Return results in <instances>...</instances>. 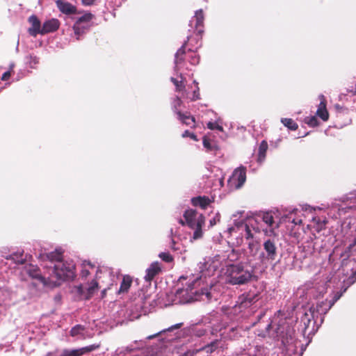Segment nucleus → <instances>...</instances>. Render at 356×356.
I'll use <instances>...</instances> for the list:
<instances>
[{
	"mask_svg": "<svg viewBox=\"0 0 356 356\" xmlns=\"http://www.w3.org/2000/svg\"><path fill=\"white\" fill-rule=\"evenodd\" d=\"M296 213V209L292 210L274 209L267 211H248L245 213L244 211H239L237 214H234L233 217L235 218L237 215H240V222H244L245 221L275 222V220H278V222H302L301 220L297 221Z\"/></svg>",
	"mask_w": 356,
	"mask_h": 356,
	"instance_id": "nucleus-1",
	"label": "nucleus"
},
{
	"mask_svg": "<svg viewBox=\"0 0 356 356\" xmlns=\"http://www.w3.org/2000/svg\"><path fill=\"white\" fill-rule=\"evenodd\" d=\"M225 275L227 283L232 285L247 284L255 277L251 266L243 262L227 265Z\"/></svg>",
	"mask_w": 356,
	"mask_h": 356,
	"instance_id": "nucleus-2",
	"label": "nucleus"
},
{
	"mask_svg": "<svg viewBox=\"0 0 356 356\" xmlns=\"http://www.w3.org/2000/svg\"><path fill=\"white\" fill-rule=\"evenodd\" d=\"M327 209L325 207H312L309 205L302 207L301 209H296L297 221L301 220L302 222H327L329 219L327 218L326 213L330 215V212L325 211Z\"/></svg>",
	"mask_w": 356,
	"mask_h": 356,
	"instance_id": "nucleus-3",
	"label": "nucleus"
},
{
	"mask_svg": "<svg viewBox=\"0 0 356 356\" xmlns=\"http://www.w3.org/2000/svg\"><path fill=\"white\" fill-rule=\"evenodd\" d=\"M49 276H52L53 286H58L60 281L72 280L74 277V266L64 263L63 260L54 265L47 266Z\"/></svg>",
	"mask_w": 356,
	"mask_h": 356,
	"instance_id": "nucleus-4",
	"label": "nucleus"
},
{
	"mask_svg": "<svg viewBox=\"0 0 356 356\" xmlns=\"http://www.w3.org/2000/svg\"><path fill=\"white\" fill-rule=\"evenodd\" d=\"M197 280L189 284L186 289H181L177 290V296H179V298H181L180 302L181 303H188L197 300H211V293L208 289H201V290L200 291H193V290L194 289V285L197 282Z\"/></svg>",
	"mask_w": 356,
	"mask_h": 356,
	"instance_id": "nucleus-5",
	"label": "nucleus"
},
{
	"mask_svg": "<svg viewBox=\"0 0 356 356\" xmlns=\"http://www.w3.org/2000/svg\"><path fill=\"white\" fill-rule=\"evenodd\" d=\"M246 180V170L244 167H239L234 170L227 181L230 190H236L242 187Z\"/></svg>",
	"mask_w": 356,
	"mask_h": 356,
	"instance_id": "nucleus-6",
	"label": "nucleus"
},
{
	"mask_svg": "<svg viewBox=\"0 0 356 356\" xmlns=\"http://www.w3.org/2000/svg\"><path fill=\"white\" fill-rule=\"evenodd\" d=\"M24 271L31 278L38 280L44 286H51V282H54L52 276L42 275L40 273V269L38 266L33 264H28L24 267Z\"/></svg>",
	"mask_w": 356,
	"mask_h": 356,
	"instance_id": "nucleus-7",
	"label": "nucleus"
},
{
	"mask_svg": "<svg viewBox=\"0 0 356 356\" xmlns=\"http://www.w3.org/2000/svg\"><path fill=\"white\" fill-rule=\"evenodd\" d=\"M336 207H332V210H336ZM338 214L340 217L348 213L353 215L354 220H356V194H351L342 204L337 208Z\"/></svg>",
	"mask_w": 356,
	"mask_h": 356,
	"instance_id": "nucleus-8",
	"label": "nucleus"
},
{
	"mask_svg": "<svg viewBox=\"0 0 356 356\" xmlns=\"http://www.w3.org/2000/svg\"><path fill=\"white\" fill-rule=\"evenodd\" d=\"M259 299V292H252L251 291L245 293L239 296L237 302L239 309H243L250 307Z\"/></svg>",
	"mask_w": 356,
	"mask_h": 356,
	"instance_id": "nucleus-9",
	"label": "nucleus"
},
{
	"mask_svg": "<svg viewBox=\"0 0 356 356\" xmlns=\"http://www.w3.org/2000/svg\"><path fill=\"white\" fill-rule=\"evenodd\" d=\"M243 228L245 231L244 236L246 239H252L254 238L252 230L255 232H259V229L254 227L253 224H235L234 227H229L227 230L229 234H232V232H234L236 229L240 230Z\"/></svg>",
	"mask_w": 356,
	"mask_h": 356,
	"instance_id": "nucleus-10",
	"label": "nucleus"
},
{
	"mask_svg": "<svg viewBox=\"0 0 356 356\" xmlns=\"http://www.w3.org/2000/svg\"><path fill=\"white\" fill-rule=\"evenodd\" d=\"M29 22L31 26L29 28L28 32L31 36L35 37L38 34L42 35L41 23L35 15H33L30 16L29 17Z\"/></svg>",
	"mask_w": 356,
	"mask_h": 356,
	"instance_id": "nucleus-11",
	"label": "nucleus"
},
{
	"mask_svg": "<svg viewBox=\"0 0 356 356\" xmlns=\"http://www.w3.org/2000/svg\"><path fill=\"white\" fill-rule=\"evenodd\" d=\"M93 15L90 13H86L81 17H79L74 24L73 29L74 34L77 36V39L81 35V26L82 24H90Z\"/></svg>",
	"mask_w": 356,
	"mask_h": 356,
	"instance_id": "nucleus-12",
	"label": "nucleus"
},
{
	"mask_svg": "<svg viewBox=\"0 0 356 356\" xmlns=\"http://www.w3.org/2000/svg\"><path fill=\"white\" fill-rule=\"evenodd\" d=\"M60 22L57 19L52 18L45 21L42 26V35L52 33L58 29Z\"/></svg>",
	"mask_w": 356,
	"mask_h": 356,
	"instance_id": "nucleus-13",
	"label": "nucleus"
},
{
	"mask_svg": "<svg viewBox=\"0 0 356 356\" xmlns=\"http://www.w3.org/2000/svg\"><path fill=\"white\" fill-rule=\"evenodd\" d=\"M341 293H337V294H335L334 297L333 298V300L332 301H330L329 302V305H328V307L325 309V310L323 311V312L325 314L333 305L335 303V302H337L339 298L341 296ZM327 304V300H325V302L323 301L321 302V303H318L316 305V309H315L314 307H312L309 308V312L311 313V315L312 316V317L314 318V312H315V310H316V312L319 313L321 311V308L324 305H326ZM323 312V310H322Z\"/></svg>",
	"mask_w": 356,
	"mask_h": 356,
	"instance_id": "nucleus-14",
	"label": "nucleus"
},
{
	"mask_svg": "<svg viewBox=\"0 0 356 356\" xmlns=\"http://www.w3.org/2000/svg\"><path fill=\"white\" fill-rule=\"evenodd\" d=\"M161 271L160 264L157 261L153 262L146 270V275L144 279L146 282H151Z\"/></svg>",
	"mask_w": 356,
	"mask_h": 356,
	"instance_id": "nucleus-15",
	"label": "nucleus"
},
{
	"mask_svg": "<svg viewBox=\"0 0 356 356\" xmlns=\"http://www.w3.org/2000/svg\"><path fill=\"white\" fill-rule=\"evenodd\" d=\"M224 342L221 339H215L202 347V350L206 353H213L223 350Z\"/></svg>",
	"mask_w": 356,
	"mask_h": 356,
	"instance_id": "nucleus-16",
	"label": "nucleus"
},
{
	"mask_svg": "<svg viewBox=\"0 0 356 356\" xmlns=\"http://www.w3.org/2000/svg\"><path fill=\"white\" fill-rule=\"evenodd\" d=\"M186 222H203L204 217L193 209H188L184 212Z\"/></svg>",
	"mask_w": 356,
	"mask_h": 356,
	"instance_id": "nucleus-17",
	"label": "nucleus"
},
{
	"mask_svg": "<svg viewBox=\"0 0 356 356\" xmlns=\"http://www.w3.org/2000/svg\"><path fill=\"white\" fill-rule=\"evenodd\" d=\"M56 3L58 8L63 13L70 15L76 12V7L65 0H57Z\"/></svg>",
	"mask_w": 356,
	"mask_h": 356,
	"instance_id": "nucleus-18",
	"label": "nucleus"
},
{
	"mask_svg": "<svg viewBox=\"0 0 356 356\" xmlns=\"http://www.w3.org/2000/svg\"><path fill=\"white\" fill-rule=\"evenodd\" d=\"M320 104L316 111V115L323 121H327L329 118V114L326 109V101L323 95H319Z\"/></svg>",
	"mask_w": 356,
	"mask_h": 356,
	"instance_id": "nucleus-19",
	"label": "nucleus"
},
{
	"mask_svg": "<svg viewBox=\"0 0 356 356\" xmlns=\"http://www.w3.org/2000/svg\"><path fill=\"white\" fill-rule=\"evenodd\" d=\"M264 248L267 253V258L275 260L277 257V248L275 243L270 239H268L264 243Z\"/></svg>",
	"mask_w": 356,
	"mask_h": 356,
	"instance_id": "nucleus-20",
	"label": "nucleus"
},
{
	"mask_svg": "<svg viewBox=\"0 0 356 356\" xmlns=\"http://www.w3.org/2000/svg\"><path fill=\"white\" fill-rule=\"evenodd\" d=\"M63 253L61 249H56L55 251L43 254L42 259L49 260L52 265L54 262L58 263L63 260Z\"/></svg>",
	"mask_w": 356,
	"mask_h": 356,
	"instance_id": "nucleus-21",
	"label": "nucleus"
},
{
	"mask_svg": "<svg viewBox=\"0 0 356 356\" xmlns=\"http://www.w3.org/2000/svg\"><path fill=\"white\" fill-rule=\"evenodd\" d=\"M181 80L179 81L174 77H171L170 80L174 83L176 88L177 92H181L182 97L184 98L188 97L187 92L186 90V86L184 84L185 78L182 76V74L179 75Z\"/></svg>",
	"mask_w": 356,
	"mask_h": 356,
	"instance_id": "nucleus-22",
	"label": "nucleus"
},
{
	"mask_svg": "<svg viewBox=\"0 0 356 356\" xmlns=\"http://www.w3.org/2000/svg\"><path fill=\"white\" fill-rule=\"evenodd\" d=\"M132 282L133 280L130 275H124L118 293L119 294L127 293L132 284Z\"/></svg>",
	"mask_w": 356,
	"mask_h": 356,
	"instance_id": "nucleus-23",
	"label": "nucleus"
},
{
	"mask_svg": "<svg viewBox=\"0 0 356 356\" xmlns=\"http://www.w3.org/2000/svg\"><path fill=\"white\" fill-rule=\"evenodd\" d=\"M194 21H195V29L197 30L199 33H200L201 30L198 29L202 26L204 22V15L202 9L198 10L195 12V16L190 21V26H192V24L193 23Z\"/></svg>",
	"mask_w": 356,
	"mask_h": 356,
	"instance_id": "nucleus-24",
	"label": "nucleus"
},
{
	"mask_svg": "<svg viewBox=\"0 0 356 356\" xmlns=\"http://www.w3.org/2000/svg\"><path fill=\"white\" fill-rule=\"evenodd\" d=\"M268 149V143L266 141L263 140L259 145V151H258V162L262 163L265 158H266V154Z\"/></svg>",
	"mask_w": 356,
	"mask_h": 356,
	"instance_id": "nucleus-25",
	"label": "nucleus"
},
{
	"mask_svg": "<svg viewBox=\"0 0 356 356\" xmlns=\"http://www.w3.org/2000/svg\"><path fill=\"white\" fill-rule=\"evenodd\" d=\"M189 227L194 230L193 234V239L197 240L203 236L202 224H187Z\"/></svg>",
	"mask_w": 356,
	"mask_h": 356,
	"instance_id": "nucleus-26",
	"label": "nucleus"
},
{
	"mask_svg": "<svg viewBox=\"0 0 356 356\" xmlns=\"http://www.w3.org/2000/svg\"><path fill=\"white\" fill-rule=\"evenodd\" d=\"M100 347V344H92L86 347H83L79 349H75V352L78 356L83 355L86 353L92 352L98 349Z\"/></svg>",
	"mask_w": 356,
	"mask_h": 356,
	"instance_id": "nucleus-27",
	"label": "nucleus"
},
{
	"mask_svg": "<svg viewBox=\"0 0 356 356\" xmlns=\"http://www.w3.org/2000/svg\"><path fill=\"white\" fill-rule=\"evenodd\" d=\"M185 54V50H184V45H183L180 49H178L175 54V70L178 71L179 70V65L181 63L183 60L184 55Z\"/></svg>",
	"mask_w": 356,
	"mask_h": 356,
	"instance_id": "nucleus-28",
	"label": "nucleus"
},
{
	"mask_svg": "<svg viewBox=\"0 0 356 356\" xmlns=\"http://www.w3.org/2000/svg\"><path fill=\"white\" fill-rule=\"evenodd\" d=\"M179 119L184 124L188 126H194L195 118L193 116L182 114L181 112H177Z\"/></svg>",
	"mask_w": 356,
	"mask_h": 356,
	"instance_id": "nucleus-29",
	"label": "nucleus"
},
{
	"mask_svg": "<svg viewBox=\"0 0 356 356\" xmlns=\"http://www.w3.org/2000/svg\"><path fill=\"white\" fill-rule=\"evenodd\" d=\"M193 204L195 206H199L202 208H205L209 204L210 200L206 197H197L192 200Z\"/></svg>",
	"mask_w": 356,
	"mask_h": 356,
	"instance_id": "nucleus-30",
	"label": "nucleus"
},
{
	"mask_svg": "<svg viewBox=\"0 0 356 356\" xmlns=\"http://www.w3.org/2000/svg\"><path fill=\"white\" fill-rule=\"evenodd\" d=\"M98 289V283L96 280H92L87 288V294L86 298L90 299Z\"/></svg>",
	"mask_w": 356,
	"mask_h": 356,
	"instance_id": "nucleus-31",
	"label": "nucleus"
},
{
	"mask_svg": "<svg viewBox=\"0 0 356 356\" xmlns=\"http://www.w3.org/2000/svg\"><path fill=\"white\" fill-rule=\"evenodd\" d=\"M281 122L291 130H296L298 127V124L291 118H282Z\"/></svg>",
	"mask_w": 356,
	"mask_h": 356,
	"instance_id": "nucleus-32",
	"label": "nucleus"
},
{
	"mask_svg": "<svg viewBox=\"0 0 356 356\" xmlns=\"http://www.w3.org/2000/svg\"><path fill=\"white\" fill-rule=\"evenodd\" d=\"M159 257L163 261L167 262V263H170L173 261V257L169 252H161L159 254Z\"/></svg>",
	"mask_w": 356,
	"mask_h": 356,
	"instance_id": "nucleus-33",
	"label": "nucleus"
},
{
	"mask_svg": "<svg viewBox=\"0 0 356 356\" xmlns=\"http://www.w3.org/2000/svg\"><path fill=\"white\" fill-rule=\"evenodd\" d=\"M304 121L310 127H314L318 125V120L315 116L307 117Z\"/></svg>",
	"mask_w": 356,
	"mask_h": 356,
	"instance_id": "nucleus-34",
	"label": "nucleus"
},
{
	"mask_svg": "<svg viewBox=\"0 0 356 356\" xmlns=\"http://www.w3.org/2000/svg\"><path fill=\"white\" fill-rule=\"evenodd\" d=\"M182 104V101L181 100V99L178 97H176L172 103V109L174 110V111L177 114V112H180L179 110H178V108Z\"/></svg>",
	"mask_w": 356,
	"mask_h": 356,
	"instance_id": "nucleus-35",
	"label": "nucleus"
},
{
	"mask_svg": "<svg viewBox=\"0 0 356 356\" xmlns=\"http://www.w3.org/2000/svg\"><path fill=\"white\" fill-rule=\"evenodd\" d=\"M84 330V327L81 325H77L72 328L70 334L72 336H76Z\"/></svg>",
	"mask_w": 356,
	"mask_h": 356,
	"instance_id": "nucleus-36",
	"label": "nucleus"
},
{
	"mask_svg": "<svg viewBox=\"0 0 356 356\" xmlns=\"http://www.w3.org/2000/svg\"><path fill=\"white\" fill-rule=\"evenodd\" d=\"M248 247L251 252L254 251L256 252L259 248V243L257 241H252L249 242Z\"/></svg>",
	"mask_w": 356,
	"mask_h": 356,
	"instance_id": "nucleus-37",
	"label": "nucleus"
},
{
	"mask_svg": "<svg viewBox=\"0 0 356 356\" xmlns=\"http://www.w3.org/2000/svg\"><path fill=\"white\" fill-rule=\"evenodd\" d=\"M203 145L209 151L212 150L213 149V145L211 144V143L207 138V136H204L203 138Z\"/></svg>",
	"mask_w": 356,
	"mask_h": 356,
	"instance_id": "nucleus-38",
	"label": "nucleus"
},
{
	"mask_svg": "<svg viewBox=\"0 0 356 356\" xmlns=\"http://www.w3.org/2000/svg\"><path fill=\"white\" fill-rule=\"evenodd\" d=\"M193 83L195 84V89L193 91V97H191V100H196V99H199V96H200L199 87L197 86L198 83L196 81H194Z\"/></svg>",
	"mask_w": 356,
	"mask_h": 356,
	"instance_id": "nucleus-39",
	"label": "nucleus"
},
{
	"mask_svg": "<svg viewBox=\"0 0 356 356\" xmlns=\"http://www.w3.org/2000/svg\"><path fill=\"white\" fill-rule=\"evenodd\" d=\"M199 56L196 55L195 53H192L190 56V63L192 65H196L199 63Z\"/></svg>",
	"mask_w": 356,
	"mask_h": 356,
	"instance_id": "nucleus-40",
	"label": "nucleus"
},
{
	"mask_svg": "<svg viewBox=\"0 0 356 356\" xmlns=\"http://www.w3.org/2000/svg\"><path fill=\"white\" fill-rule=\"evenodd\" d=\"M182 137L183 138H186V137H190L191 139L197 141V136L193 134V133H191L189 131L186 130L185 131L183 134H182Z\"/></svg>",
	"mask_w": 356,
	"mask_h": 356,
	"instance_id": "nucleus-41",
	"label": "nucleus"
},
{
	"mask_svg": "<svg viewBox=\"0 0 356 356\" xmlns=\"http://www.w3.org/2000/svg\"><path fill=\"white\" fill-rule=\"evenodd\" d=\"M60 356H78L74 350H65Z\"/></svg>",
	"mask_w": 356,
	"mask_h": 356,
	"instance_id": "nucleus-42",
	"label": "nucleus"
},
{
	"mask_svg": "<svg viewBox=\"0 0 356 356\" xmlns=\"http://www.w3.org/2000/svg\"><path fill=\"white\" fill-rule=\"evenodd\" d=\"M90 27V24H82L81 26V35L84 33L85 31Z\"/></svg>",
	"mask_w": 356,
	"mask_h": 356,
	"instance_id": "nucleus-43",
	"label": "nucleus"
},
{
	"mask_svg": "<svg viewBox=\"0 0 356 356\" xmlns=\"http://www.w3.org/2000/svg\"><path fill=\"white\" fill-rule=\"evenodd\" d=\"M90 27V24H82L81 26V35L84 33L85 31Z\"/></svg>",
	"mask_w": 356,
	"mask_h": 356,
	"instance_id": "nucleus-44",
	"label": "nucleus"
},
{
	"mask_svg": "<svg viewBox=\"0 0 356 356\" xmlns=\"http://www.w3.org/2000/svg\"><path fill=\"white\" fill-rule=\"evenodd\" d=\"M218 124V122H209L207 123V127L211 129V130H213V129H216V124Z\"/></svg>",
	"mask_w": 356,
	"mask_h": 356,
	"instance_id": "nucleus-45",
	"label": "nucleus"
},
{
	"mask_svg": "<svg viewBox=\"0 0 356 356\" xmlns=\"http://www.w3.org/2000/svg\"><path fill=\"white\" fill-rule=\"evenodd\" d=\"M10 76V71H7L4 72L2 75L1 79L3 81L7 80Z\"/></svg>",
	"mask_w": 356,
	"mask_h": 356,
	"instance_id": "nucleus-46",
	"label": "nucleus"
},
{
	"mask_svg": "<svg viewBox=\"0 0 356 356\" xmlns=\"http://www.w3.org/2000/svg\"><path fill=\"white\" fill-rule=\"evenodd\" d=\"M81 1H82L83 4L85 6H90L95 1V0H81Z\"/></svg>",
	"mask_w": 356,
	"mask_h": 356,
	"instance_id": "nucleus-47",
	"label": "nucleus"
},
{
	"mask_svg": "<svg viewBox=\"0 0 356 356\" xmlns=\"http://www.w3.org/2000/svg\"><path fill=\"white\" fill-rule=\"evenodd\" d=\"M89 274H90L89 270H86V269L82 270L81 273V276L83 277H86L87 276L89 275Z\"/></svg>",
	"mask_w": 356,
	"mask_h": 356,
	"instance_id": "nucleus-48",
	"label": "nucleus"
},
{
	"mask_svg": "<svg viewBox=\"0 0 356 356\" xmlns=\"http://www.w3.org/2000/svg\"><path fill=\"white\" fill-rule=\"evenodd\" d=\"M182 325H183V323L176 324V325H173L170 330H175V329H179V328H180L181 327Z\"/></svg>",
	"mask_w": 356,
	"mask_h": 356,
	"instance_id": "nucleus-49",
	"label": "nucleus"
},
{
	"mask_svg": "<svg viewBox=\"0 0 356 356\" xmlns=\"http://www.w3.org/2000/svg\"><path fill=\"white\" fill-rule=\"evenodd\" d=\"M216 129H218L220 131H223L222 127L221 125H220L218 123L216 124Z\"/></svg>",
	"mask_w": 356,
	"mask_h": 356,
	"instance_id": "nucleus-50",
	"label": "nucleus"
},
{
	"mask_svg": "<svg viewBox=\"0 0 356 356\" xmlns=\"http://www.w3.org/2000/svg\"><path fill=\"white\" fill-rule=\"evenodd\" d=\"M350 92H352L354 95H356V84L355 88H353L352 89L349 90Z\"/></svg>",
	"mask_w": 356,
	"mask_h": 356,
	"instance_id": "nucleus-51",
	"label": "nucleus"
},
{
	"mask_svg": "<svg viewBox=\"0 0 356 356\" xmlns=\"http://www.w3.org/2000/svg\"><path fill=\"white\" fill-rule=\"evenodd\" d=\"M271 328V324L270 323H268L267 325H266V332H268L270 330V329Z\"/></svg>",
	"mask_w": 356,
	"mask_h": 356,
	"instance_id": "nucleus-52",
	"label": "nucleus"
},
{
	"mask_svg": "<svg viewBox=\"0 0 356 356\" xmlns=\"http://www.w3.org/2000/svg\"><path fill=\"white\" fill-rule=\"evenodd\" d=\"M217 220H218V221H219V220H220V219H219V218H218V219H217ZM209 222H210V223H212V222H213V220H209ZM213 222H216V219H215V218L213 219Z\"/></svg>",
	"mask_w": 356,
	"mask_h": 356,
	"instance_id": "nucleus-53",
	"label": "nucleus"
},
{
	"mask_svg": "<svg viewBox=\"0 0 356 356\" xmlns=\"http://www.w3.org/2000/svg\"><path fill=\"white\" fill-rule=\"evenodd\" d=\"M33 62H34V63H35V64H36V63H38V59H37V58H36V57H34V58H33Z\"/></svg>",
	"mask_w": 356,
	"mask_h": 356,
	"instance_id": "nucleus-54",
	"label": "nucleus"
},
{
	"mask_svg": "<svg viewBox=\"0 0 356 356\" xmlns=\"http://www.w3.org/2000/svg\"><path fill=\"white\" fill-rule=\"evenodd\" d=\"M106 294V289H104V291H102V296H104Z\"/></svg>",
	"mask_w": 356,
	"mask_h": 356,
	"instance_id": "nucleus-55",
	"label": "nucleus"
},
{
	"mask_svg": "<svg viewBox=\"0 0 356 356\" xmlns=\"http://www.w3.org/2000/svg\"><path fill=\"white\" fill-rule=\"evenodd\" d=\"M237 220H238V219H235V218H234V219H233L234 222H236V221Z\"/></svg>",
	"mask_w": 356,
	"mask_h": 356,
	"instance_id": "nucleus-56",
	"label": "nucleus"
},
{
	"mask_svg": "<svg viewBox=\"0 0 356 356\" xmlns=\"http://www.w3.org/2000/svg\"><path fill=\"white\" fill-rule=\"evenodd\" d=\"M19 263L23 264V263H24V260H23V259H22V260L19 261Z\"/></svg>",
	"mask_w": 356,
	"mask_h": 356,
	"instance_id": "nucleus-57",
	"label": "nucleus"
},
{
	"mask_svg": "<svg viewBox=\"0 0 356 356\" xmlns=\"http://www.w3.org/2000/svg\"><path fill=\"white\" fill-rule=\"evenodd\" d=\"M307 316H308V314L306 312V313L305 314V317H307Z\"/></svg>",
	"mask_w": 356,
	"mask_h": 356,
	"instance_id": "nucleus-58",
	"label": "nucleus"
},
{
	"mask_svg": "<svg viewBox=\"0 0 356 356\" xmlns=\"http://www.w3.org/2000/svg\"><path fill=\"white\" fill-rule=\"evenodd\" d=\"M307 227H308V228H310V225H309V224H308V225H307Z\"/></svg>",
	"mask_w": 356,
	"mask_h": 356,
	"instance_id": "nucleus-59",
	"label": "nucleus"
}]
</instances>
